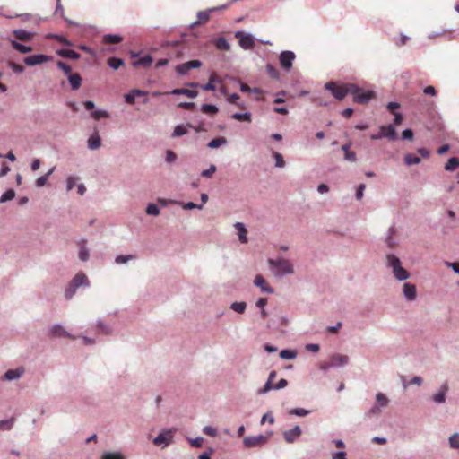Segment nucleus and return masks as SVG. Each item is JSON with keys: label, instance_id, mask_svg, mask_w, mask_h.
<instances>
[{"label": "nucleus", "instance_id": "f257e3e1", "mask_svg": "<svg viewBox=\"0 0 459 459\" xmlns=\"http://www.w3.org/2000/svg\"><path fill=\"white\" fill-rule=\"evenodd\" d=\"M325 89L331 91L333 97L339 100H342L348 94L353 92L355 89L354 83L337 84L336 82H330L325 84Z\"/></svg>", "mask_w": 459, "mask_h": 459}, {"label": "nucleus", "instance_id": "f03ea898", "mask_svg": "<svg viewBox=\"0 0 459 459\" xmlns=\"http://www.w3.org/2000/svg\"><path fill=\"white\" fill-rule=\"evenodd\" d=\"M386 259L387 265L392 268L393 274L398 281H404L409 278L410 273L407 270L402 267L401 261L397 256L394 255H388Z\"/></svg>", "mask_w": 459, "mask_h": 459}, {"label": "nucleus", "instance_id": "7ed1b4c3", "mask_svg": "<svg viewBox=\"0 0 459 459\" xmlns=\"http://www.w3.org/2000/svg\"><path fill=\"white\" fill-rule=\"evenodd\" d=\"M268 263L272 269H274V274L276 276L281 274H290L293 273V266L289 260L286 259H279L273 260L269 259Z\"/></svg>", "mask_w": 459, "mask_h": 459}, {"label": "nucleus", "instance_id": "20e7f679", "mask_svg": "<svg viewBox=\"0 0 459 459\" xmlns=\"http://www.w3.org/2000/svg\"><path fill=\"white\" fill-rule=\"evenodd\" d=\"M353 97V101L359 104H367L370 100L375 98V92L372 91H365L355 84L353 92L351 93Z\"/></svg>", "mask_w": 459, "mask_h": 459}, {"label": "nucleus", "instance_id": "39448f33", "mask_svg": "<svg viewBox=\"0 0 459 459\" xmlns=\"http://www.w3.org/2000/svg\"><path fill=\"white\" fill-rule=\"evenodd\" d=\"M176 429H169L160 433L153 440L155 446H168L171 443Z\"/></svg>", "mask_w": 459, "mask_h": 459}, {"label": "nucleus", "instance_id": "423d86ee", "mask_svg": "<svg viewBox=\"0 0 459 459\" xmlns=\"http://www.w3.org/2000/svg\"><path fill=\"white\" fill-rule=\"evenodd\" d=\"M235 38L238 39L239 46L244 49H252L255 47V39L250 34L237 31Z\"/></svg>", "mask_w": 459, "mask_h": 459}, {"label": "nucleus", "instance_id": "0eeeda50", "mask_svg": "<svg viewBox=\"0 0 459 459\" xmlns=\"http://www.w3.org/2000/svg\"><path fill=\"white\" fill-rule=\"evenodd\" d=\"M269 436L258 435L255 437H246L243 439L244 446L247 448L262 446L267 443Z\"/></svg>", "mask_w": 459, "mask_h": 459}, {"label": "nucleus", "instance_id": "6e6552de", "mask_svg": "<svg viewBox=\"0 0 459 459\" xmlns=\"http://www.w3.org/2000/svg\"><path fill=\"white\" fill-rule=\"evenodd\" d=\"M221 82V78L218 76L216 73H212L210 75L209 82L206 84H199L197 82H192L189 84L191 87H200L204 91H215V83Z\"/></svg>", "mask_w": 459, "mask_h": 459}, {"label": "nucleus", "instance_id": "1a4fd4ad", "mask_svg": "<svg viewBox=\"0 0 459 459\" xmlns=\"http://www.w3.org/2000/svg\"><path fill=\"white\" fill-rule=\"evenodd\" d=\"M295 57L296 56L292 51H282L279 57L281 67L289 71L292 67V62Z\"/></svg>", "mask_w": 459, "mask_h": 459}, {"label": "nucleus", "instance_id": "9d476101", "mask_svg": "<svg viewBox=\"0 0 459 459\" xmlns=\"http://www.w3.org/2000/svg\"><path fill=\"white\" fill-rule=\"evenodd\" d=\"M202 66V63L199 60H191L180 65H178L175 68L177 73L179 74H186L190 69L199 68Z\"/></svg>", "mask_w": 459, "mask_h": 459}, {"label": "nucleus", "instance_id": "9b49d317", "mask_svg": "<svg viewBox=\"0 0 459 459\" xmlns=\"http://www.w3.org/2000/svg\"><path fill=\"white\" fill-rule=\"evenodd\" d=\"M51 59H52L51 56H46L43 54H39V55H33V56H27L24 58L23 61L27 65L33 66L36 65H39V64L48 62Z\"/></svg>", "mask_w": 459, "mask_h": 459}, {"label": "nucleus", "instance_id": "f8f14e48", "mask_svg": "<svg viewBox=\"0 0 459 459\" xmlns=\"http://www.w3.org/2000/svg\"><path fill=\"white\" fill-rule=\"evenodd\" d=\"M328 358L331 361L333 368L344 366V365L348 364L349 360H350V359L347 355L339 354V353L332 354Z\"/></svg>", "mask_w": 459, "mask_h": 459}, {"label": "nucleus", "instance_id": "ddd939ff", "mask_svg": "<svg viewBox=\"0 0 459 459\" xmlns=\"http://www.w3.org/2000/svg\"><path fill=\"white\" fill-rule=\"evenodd\" d=\"M228 5H222L221 7L212 8L207 11H201L197 13V21L194 23L195 25H200L206 23L210 20V13L219 9H224Z\"/></svg>", "mask_w": 459, "mask_h": 459}, {"label": "nucleus", "instance_id": "4468645a", "mask_svg": "<svg viewBox=\"0 0 459 459\" xmlns=\"http://www.w3.org/2000/svg\"><path fill=\"white\" fill-rule=\"evenodd\" d=\"M25 372V369L23 367H19L14 369H9L7 370L3 378L7 381L16 380L19 379Z\"/></svg>", "mask_w": 459, "mask_h": 459}, {"label": "nucleus", "instance_id": "2eb2a0df", "mask_svg": "<svg viewBox=\"0 0 459 459\" xmlns=\"http://www.w3.org/2000/svg\"><path fill=\"white\" fill-rule=\"evenodd\" d=\"M380 133L382 137H385L391 141H394L397 138V133L393 125L380 126Z\"/></svg>", "mask_w": 459, "mask_h": 459}, {"label": "nucleus", "instance_id": "dca6fc26", "mask_svg": "<svg viewBox=\"0 0 459 459\" xmlns=\"http://www.w3.org/2000/svg\"><path fill=\"white\" fill-rule=\"evenodd\" d=\"M301 435V429L299 426H295L293 429L284 431L283 437L287 443H293Z\"/></svg>", "mask_w": 459, "mask_h": 459}, {"label": "nucleus", "instance_id": "f3484780", "mask_svg": "<svg viewBox=\"0 0 459 459\" xmlns=\"http://www.w3.org/2000/svg\"><path fill=\"white\" fill-rule=\"evenodd\" d=\"M13 35L14 36V38L16 39L24 41V42L30 41L34 37L33 32H30L25 30H14L13 31Z\"/></svg>", "mask_w": 459, "mask_h": 459}, {"label": "nucleus", "instance_id": "a211bd4d", "mask_svg": "<svg viewBox=\"0 0 459 459\" xmlns=\"http://www.w3.org/2000/svg\"><path fill=\"white\" fill-rule=\"evenodd\" d=\"M254 283H255V286L259 287L261 289V290L264 291V292H267V293H273V288H271L267 284V282L265 281L264 277L262 275H260V274L255 276Z\"/></svg>", "mask_w": 459, "mask_h": 459}, {"label": "nucleus", "instance_id": "6ab92c4d", "mask_svg": "<svg viewBox=\"0 0 459 459\" xmlns=\"http://www.w3.org/2000/svg\"><path fill=\"white\" fill-rule=\"evenodd\" d=\"M403 294L405 298L411 301L416 299V287L414 284L406 282L403 284Z\"/></svg>", "mask_w": 459, "mask_h": 459}, {"label": "nucleus", "instance_id": "aec40b11", "mask_svg": "<svg viewBox=\"0 0 459 459\" xmlns=\"http://www.w3.org/2000/svg\"><path fill=\"white\" fill-rule=\"evenodd\" d=\"M50 334L52 337H68L74 339V337L71 336L65 328L60 325H56L50 329Z\"/></svg>", "mask_w": 459, "mask_h": 459}, {"label": "nucleus", "instance_id": "412c9836", "mask_svg": "<svg viewBox=\"0 0 459 459\" xmlns=\"http://www.w3.org/2000/svg\"><path fill=\"white\" fill-rule=\"evenodd\" d=\"M167 94H169V92H167ZM169 94L185 95L188 98H195L198 95V91L189 90V89H185V88H178V89H174L172 91H170Z\"/></svg>", "mask_w": 459, "mask_h": 459}, {"label": "nucleus", "instance_id": "4be33fe9", "mask_svg": "<svg viewBox=\"0 0 459 459\" xmlns=\"http://www.w3.org/2000/svg\"><path fill=\"white\" fill-rule=\"evenodd\" d=\"M71 282L76 288L82 286V285H85V286L89 285V280H88L87 276L82 273H77L74 277V279L72 280Z\"/></svg>", "mask_w": 459, "mask_h": 459}, {"label": "nucleus", "instance_id": "5701e85b", "mask_svg": "<svg viewBox=\"0 0 459 459\" xmlns=\"http://www.w3.org/2000/svg\"><path fill=\"white\" fill-rule=\"evenodd\" d=\"M68 81L73 90H78L82 84V77L79 74H71L68 76Z\"/></svg>", "mask_w": 459, "mask_h": 459}, {"label": "nucleus", "instance_id": "b1692460", "mask_svg": "<svg viewBox=\"0 0 459 459\" xmlns=\"http://www.w3.org/2000/svg\"><path fill=\"white\" fill-rule=\"evenodd\" d=\"M235 229L238 230V238L241 243H247V229L245 225L241 222L235 223Z\"/></svg>", "mask_w": 459, "mask_h": 459}, {"label": "nucleus", "instance_id": "393cba45", "mask_svg": "<svg viewBox=\"0 0 459 459\" xmlns=\"http://www.w3.org/2000/svg\"><path fill=\"white\" fill-rule=\"evenodd\" d=\"M448 390V385L444 384L440 391L433 395V400L437 403H443L446 401V394Z\"/></svg>", "mask_w": 459, "mask_h": 459}, {"label": "nucleus", "instance_id": "a878e982", "mask_svg": "<svg viewBox=\"0 0 459 459\" xmlns=\"http://www.w3.org/2000/svg\"><path fill=\"white\" fill-rule=\"evenodd\" d=\"M56 53L64 58L78 59L80 57V54L72 49H59Z\"/></svg>", "mask_w": 459, "mask_h": 459}, {"label": "nucleus", "instance_id": "bb28decb", "mask_svg": "<svg viewBox=\"0 0 459 459\" xmlns=\"http://www.w3.org/2000/svg\"><path fill=\"white\" fill-rule=\"evenodd\" d=\"M12 47L20 53L27 54L32 51V48L30 46L22 45L16 40H11Z\"/></svg>", "mask_w": 459, "mask_h": 459}, {"label": "nucleus", "instance_id": "cd10ccee", "mask_svg": "<svg viewBox=\"0 0 459 459\" xmlns=\"http://www.w3.org/2000/svg\"><path fill=\"white\" fill-rule=\"evenodd\" d=\"M144 94L145 92L141 90H133L132 91L125 95V100L128 104H134L136 96H142Z\"/></svg>", "mask_w": 459, "mask_h": 459}, {"label": "nucleus", "instance_id": "c85d7f7f", "mask_svg": "<svg viewBox=\"0 0 459 459\" xmlns=\"http://www.w3.org/2000/svg\"><path fill=\"white\" fill-rule=\"evenodd\" d=\"M122 39V37L117 34H107L103 37V42L106 44H118Z\"/></svg>", "mask_w": 459, "mask_h": 459}, {"label": "nucleus", "instance_id": "c756f323", "mask_svg": "<svg viewBox=\"0 0 459 459\" xmlns=\"http://www.w3.org/2000/svg\"><path fill=\"white\" fill-rule=\"evenodd\" d=\"M100 146V137L95 134L88 139V147L91 150H96Z\"/></svg>", "mask_w": 459, "mask_h": 459}, {"label": "nucleus", "instance_id": "7c9ffc66", "mask_svg": "<svg viewBox=\"0 0 459 459\" xmlns=\"http://www.w3.org/2000/svg\"><path fill=\"white\" fill-rule=\"evenodd\" d=\"M152 56L147 55V56H143V57L134 61L133 63V65L135 66V67L136 66L148 67V66H150L152 65Z\"/></svg>", "mask_w": 459, "mask_h": 459}, {"label": "nucleus", "instance_id": "2f4dec72", "mask_svg": "<svg viewBox=\"0 0 459 459\" xmlns=\"http://www.w3.org/2000/svg\"><path fill=\"white\" fill-rule=\"evenodd\" d=\"M227 143V139L223 136L216 137L210 141L207 144L209 148L215 149Z\"/></svg>", "mask_w": 459, "mask_h": 459}, {"label": "nucleus", "instance_id": "473e14b6", "mask_svg": "<svg viewBox=\"0 0 459 459\" xmlns=\"http://www.w3.org/2000/svg\"><path fill=\"white\" fill-rule=\"evenodd\" d=\"M459 168V159L456 157L450 158L446 164L445 165V169L446 171H454L455 169Z\"/></svg>", "mask_w": 459, "mask_h": 459}, {"label": "nucleus", "instance_id": "72a5a7b5", "mask_svg": "<svg viewBox=\"0 0 459 459\" xmlns=\"http://www.w3.org/2000/svg\"><path fill=\"white\" fill-rule=\"evenodd\" d=\"M187 127H192L190 124L185 125H178L175 127L174 132L172 134V136L178 137L186 134L187 133Z\"/></svg>", "mask_w": 459, "mask_h": 459}, {"label": "nucleus", "instance_id": "f704fd0d", "mask_svg": "<svg viewBox=\"0 0 459 459\" xmlns=\"http://www.w3.org/2000/svg\"><path fill=\"white\" fill-rule=\"evenodd\" d=\"M54 170H55V167H54V168H52L51 169H49V170H48V172L46 175L41 176V177H39V178H37V180H36V186H37L38 187H42V186H44L46 185V183H47V181H48V179L49 176L54 172Z\"/></svg>", "mask_w": 459, "mask_h": 459}, {"label": "nucleus", "instance_id": "c9c22d12", "mask_svg": "<svg viewBox=\"0 0 459 459\" xmlns=\"http://www.w3.org/2000/svg\"><path fill=\"white\" fill-rule=\"evenodd\" d=\"M107 63L111 68L115 70L118 69L120 66L124 65V61L121 58L117 57H109Z\"/></svg>", "mask_w": 459, "mask_h": 459}, {"label": "nucleus", "instance_id": "e433bc0d", "mask_svg": "<svg viewBox=\"0 0 459 459\" xmlns=\"http://www.w3.org/2000/svg\"><path fill=\"white\" fill-rule=\"evenodd\" d=\"M231 117L238 121H247L251 122V114L249 112L246 113H235L231 116Z\"/></svg>", "mask_w": 459, "mask_h": 459}, {"label": "nucleus", "instance_id": "4c0bfd02", "mask_svg": "<svg viewBox=\"0 0 459 459\" xmlns=\"http://www.w3.org/2000/svg\"><path fill=\"white\" fill-rule=\"evenodd\" d=\"M404 162L408 165L419 164L420 162V159L417 156H414L411 153H408L404 156Z\"/></svg>", "mask_w": 459, "mask_h": 459}, {"label": "nucleus", "instance_id": "58836bf2", "mask_svg": "<svg viewBox=\"0 0 459 459\" xmlns=\"http://www.w3.org/2000/svg\"><path fill=\"white\" fill-rule=\"evenodd\" d=\"M215 46L218 49L221 50H229L230 44L224 38H220L216 40Z\"/></svg>", "mask_w": 459, "mask_h": 459}, {"label": "nucleus", "instance_id": "ea45409f", "mask_svg": "<svg viewBox=\"0 0 459 459\" xmlns=\"http://www.w3.org/2000/svg\"><path fill=\"white\" fill-rule=\"evenodd\" d=\"M297 353L291 350H282L280 352V357L284 359H292L296 358Z\"/></svg>", "mask_w": 459, "mask_h": 459}, {"label": "nucleus", "instance_id": "a19ab883", "mask_svg": "<svg viewBox=\"0 0 459 459\" xmlns=\"http://www.w3.org/2000/svg\"><path fill=\"white\" fill-rule=\"evenodd\" d=\"M246 307H247V305L245 302H234L231 304V308L239 314L244 313L246 310Z\"/></svg>", "mask_w": 459, "mask_h": 459}, {"label": "nucleus", "instance_id": "79ce46f5", "mask_svg": "<svg viewBox=\"0 0 459 459\" xmlns=\"http://www.w3.org/2000/svg\"><path fill=\"white\" fill-rule=\"evenodd\" d=\"M14 196H15L14 190L9 189L2 195V196L0 197V203L10 201V200L13 199Z\"/></svg>", "mask_w": 459, "mask_h": 459}, {"label": "nucleus", "instance_id": "37998d69", "mask_svg": "<svg viewBox=\"0 0 459 459\" xmlns=\"http://www.w3.org/2000/svg\"><path fill=\"white\" fill-rule=\"evenodd\" d=\"M146 213L149 215L157 216L160 214V209L156 204H149L146 208Z\"/></svg>", "mask_w": 459, "mask_h": 459}, {"label": "nucleus", "instance_id": "c03bdc74", "mask_svg": "<svg viewBox=\"0 0 459 459\" xmlns=\"http://www.w3.org/2000/svg\"><path fill=\"white\" fill-rule=\"evenodd\" d=\"M201 110L204 113L216 114L218 112V108L212 104H204L201 108Z\"/></svg>", "mask_w": 459, "mask_h": 459}, {"label": "nucleus", "instance_id": "a18cd8bd", "mask_svg": "<svg viewBox=\"0 0 459 459\" xmlns=\"http://www.w3.org/2000/svg\"><path fill=\"white\" fill-rule=\"evenodd\" d=\"M377 405L385 407L388 403V399L382 394L378 393L376 396Z\"/></svg>", "mask_w": 459, "mask_h": 459}, {"label": "nucleus", "instance_id": "49530a36", "mask_svg": "<svg viewBox=\"0 0 459 459\" xmlns=\"http://www.w3.org/2000/svg\"><path fill=\"white\" fill-rule=\"evenodd\" d=\"M77 288L70 282L69 286L66 288L65 292V297L66 299H71L73 296L75 294Z\"/></svg>", "mask_w": 459, "mask_h": 459}, {"label": "nucleus", "instance_id": "de8ad7c7", "mask_svg": "<svg viewBox=\"0 0 459 459\" xmlns=\"http://www.w3.org/2000/svg\"><path fill=\"white\" fill-rule=\"evenodd\" d=\"M449 444L452 448L459 449V434L452 435L449 438Z\"/></svg>", "mask_w": 459, "mask_h": 459}, {"label": "nucleus", "instance_id": "09e8293b", "mask_svg": "<svg viewBox=\"0 0 459 459\" xmlns=\"http://www.w3.org/2000/svg\"><path fill=\"white\" fill-rule=\"evenodd\" d=\"M56 65L59 69H61L65 74H67L68 76L71 74V71H72V68L69 65H67L66 63L65 62H62V61H58L56 63Z\"/></svg>", "mask_w": 459, "mask_h": 459}, {"label": "nucleus", "instance_id": "8fccbe9b", "mask_svg": "<svg viewBox=\"0 0 459 459\" xmlns=\"http://www.w3.org/2000/svg\"><path fill=\"white\" fill-rule=\"evenodd\" d=\"M309 413L307 410L302 408H296L290 411V414L296 415L299 417L307 416Z\"/></svg>", "mask_w": 459, "mask_h": 459}, {"label": "nucleus", "instance_id": "3c124183", "mask_svg": "<svg viewBox=\"0 0 459 459\" xmlns=\"http://www.w3.org/2000/svg\"><path fill=\"white\" fill-rule=\"evenodd\" d=\"M8 65L9 67L12 68V70L14 72V73H22L24 71V67L19 64H16L15 62H13V61H10L8 63Z\"/></svg>", "mask_w": 459, "mask_h": 459}, {"label": "nucleus", "instance_id": "603ef678", "mask_svg": "<svg viewBox=\"0 0 459 459\" xmlns=\"http://www.w3.org/2000/svg\"><path fill=\"white\" fill-rule=\"evenodd\" d=\"M203 432L210 437H216L217 436V429L212 426H206L204 428Z\"/></svg>", "mask_w": 459, "mask_h": 459}, {"label": "nucleus", "instance_id": "864d4df0", "mask_svg": "<svg viewBox=\"0 0 459 459\" xmlns=\"http://www.w3.org/2000/svg\"><path fill=\"white\" fill-rule=\"evenodd\" d=\"M216 171V166L211 165L208 169L204 170L201 175L204 178H211Z\"/></svg>", "mask_w": 459, "mask_h": 459}, {"label": "nucleus", "instance_id": "5fc2aeb1", "mask_svg": "<svg viewBox=\"0 0 459 459\" xmlns=\"http://www.w3.org/2000/svg\"><path fill=\"white\" fill-rule=\"evenodd\" d=\"M240 91H243V92H247V93H251V92H260L261 91L258 89V88H254V89H251L247 84L246 83H241L240 84Z\"/></svg>", "mask_w": 459, "mask_h": 459}, {"label": "nucleus", "instance_id": "6e6d98bb", "mask_svg": "<svg viewBox=\"0 0 459 459\" xmlns=\"http://www.w3.org/2000/svg\"><path fill=\"white\" fill-rule=\"evenodd\" d=\"M77 180H78V178H75V177H68L67 178V180H66L67 191H70V190H72L74 188V186H75Z\"/></svg>", "mask_w": 459, "mask_h": 459}, {"label": "nucleus", "instance_id": "4d7b16f0", "mask_svg": "<svg viewBox=\"0 0 459 459\" xmlns=\"http://www.w3.org/2000/svg\"><path fill=\"white\" fill-rule=\"evenodd\" d=\"M273 156L276 160V167L282 168L285 164L282 155L280 154L279 152H274Z\"/></svg>", "mask_w": 459, "mask_h": 459}, {"label": "nucleus", "instance_id": "13d9d810", "mask_svg": "<svg viewBox=\"0 0 459 459\" xmlns=\"http://www.w3.org/2000/svg\"><path fill=\"white\" fill-rule=\"evenodd\" d=\"M13 419L6 420H1L0 421V429H10L13 427Z\"/></svg>", "mask_w": 459, "mask_h": 459}, {"label": "nucleus", "instance_id": "bf43d9fd", "mask_svg": "<svg viewBox=\"0 0 459 459\" xmlns=\"http://www.w3.org/2000/svg\"><path fill=\"white\" fill-rule=\"evenodd\" d=\"M91 116L94 119L98 120V119H100L101 117H108V114L106 111L97 110V111H93L91 113Z\"/></svg>", "mask_w": 459, "mask_h": 459}, {"label": "nucleus", "instance_id": "052dcab7", "mask_svg": "<svg viewBox=\"0 0 459 459\" xmlns=\"http://www.w3.org/2000/svg\"><path fill=\"white\" fill-rule=\"evenodd\" d=\"M133 258V255H117L115 261L117 264H125Z\"/></svg>", "mask_w": 459, "mask_h": 459}, {"label": "nucleus", "instance_id": "680f3d73", "mask_svg": "<svg viewBox=\"0 0 459 459\" xmlns=\"http://www.w3.org/2000/svg\"><path fill=\"white\" fill-rule=\"evenodd\" d=\"M402 138L411 141L413 139V132L411 129H405L402 133Z\"/></svg>", "mask_w": 459, "mask_h": 459}, {"label": "nucleus", "instance_id": "e2e57ef3", "mask_svg": "<svg viewBox=\"0 0 459 459\" xmlns=\"http://www.w3.org/2000/svg\"><path fill=\"white\" fill-rule=\"evenodd\" d=\"M102 459H124L120 454L108 453L102 456Z\"/></svg>", "mask_w": 459, "mask_h": 459}, {"label": "nucleus", "instance_id": "0e129e2a", "mask_svg": "<svg viewBox=\"0 0 459 459\" xmlns=\"http://www.w3.org/2000/svg\"><path fill=\"white\" fill-rule=\"evenodd\" d=\"M79 257L82 261H86L89 258V253L84 247H81L79 252Z\"/></svg>", "mask_w": 459, "mask_h": 459}, {"label": "nucleus", "instance_id": "69168bd1", "mask_svg": "<svg viewBox=\"0 0 459 459\" xmlns=\"http://www.w3.org/2000/svg\"><path fill=\"white\" fill-rule=\"evenodd\" d=\"M273 386H274V385H273V383H271V382L267 381V382L265 383V385H264V387H263V388H261V389L258 391V394H265V393L269 392L270 390L273 389Z\"/></svg>", "mask_w": 459, "mask_h": 459}, {"label": "nucleus", "instance_id": "338daca9", "mask_svg": "<svg viewBox=\"0 0 459 459\" xmlns=\"http://www.w3.org/2000/svg\"><path fill=\"white\" fill-rule=\"evenodd\" d=\"M331 368H333V367H332V364H331V361H330L329 358L326 360L322 361L319 364V368L324 370V371H326V370H328Z\"/></svg>", "mask_w": 459, "mask_h": 459}, {"label": "nucleus", "instance_id": "774afa93", "mask_svg": "<svg viewBox=\"0 0 459 459\" xmlns=\"http://www.w3.org/2000/svg\"><path fill=\"white\" fill-rule=\"evenodd\" d=\"M423 92H424V94L430 95V96H436V94H437V91H436L435 87H433L431 85L425 87L423 90Z\"/></svg>", "mask_w": 459, "mask_h": 459}]
</instances>
